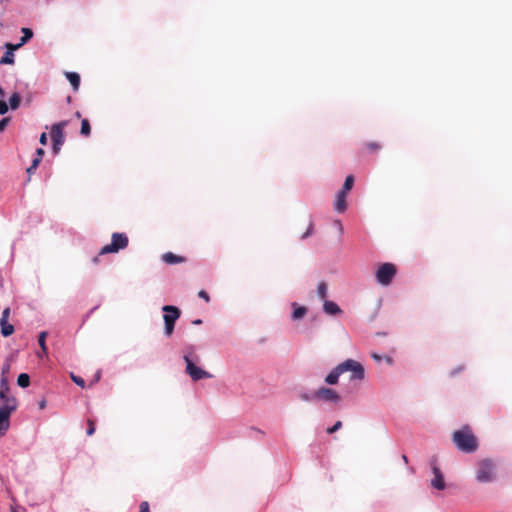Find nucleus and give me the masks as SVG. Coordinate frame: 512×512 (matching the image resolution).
Here are the masks:
<instances>
[{
	"instance_id": "obj_46",
	"label": "nucleus",
	"mask_w": 512,
	"mask_h": 512,
	"mask_svg": "<svg viewBox=\"0 0 512 512\" xmlns=\"http://www.w3.org/2000/svg\"><path fill=\"white\" fill-rule=\"evenodd\" d=\"M402 459L404 460V462H405V463H407V462H408V458H407V456H406V455H402Z\"/></svg>"
},
{
	"instance_id": "obj_37",
	"label": "nucleus",
	"mask_w": 512,
	"mask_h": 512,
	"mask_svg": "<svg viewBox=\"0 0 512 512\" xmlns=\"http://www.w3.org/2000/svg\"><path fill=\"white\" fill-rule=\"evenodd\" d=\"M44 153L45 152H44V150L42 148H38L36 150L37 158H40L42 160V157H43Z\"/></svg>"
},
{
	"instance_id": "obj_24",
	"label": "nucleus",
	"mask_w": 512,
	"mask_h": 512,
	"mask_svg": "<svg viewBox=\"0 0 512 512\" xmlns=\"http://www.w3.org/2000/svg\"><path fill=\"white\" fill-rule=\"evenodd\" d=\"M21 97L18 93H13L9 98V104L11 109L15 110L20 106Z\"/></svg>"
},
{
	"instance_id": "obj_39",
	"label": "nucleus",
	"mask_w": 512,
	"mask_h": 512,
	"mask_svg": "<svg viewBox=\"0 0 512 512\" xmlns=\"http://www.w3.org/2000/svg\"><path fill=\"white\" fill-rule=\"evenodd\" d=\"M61 146L62 145H56L55 143H53V152L58 153L61 149Z\"/></svg>"
},
{
	"instance_id": "obj_2",
	"label": "nucleus",
	"mask_w": 512,
	"mask_h": 512,
	"mask_svg": "<svg viewBox=\"0 0 512 512\" xmlns=\"http://www.w3.org/2000/svg\"><path fill=\"white\" fill-rule=\"evenodd\" d=\"M495 463L491 459H483L477 463L476 480L481 483L492 482L496 478Z\"/></svg>"
},
{
	"instance_id": "obj_26",
	"label": "nucleus",
	"mask_w": 512,
	"mask_h": 512,
	"mask_svg": "<svg viewBox=\"0 0 512 512\" xmlns=\"http://www.w3.org/2000/svg\"><path fill=\"white\" fill-rule=\"evenodd\" d=\"M317 293L321 299H325L327 297V285L324 282H321L318 285Z\"/></svg>"
},
{
	"instance_id": "obj_6",
	"label": "nucleus",
	"mask_w": 512,
	"mask_h": 512,
	"mask_svg": "<svg viewBox=\"0 0 512 512\" xmlns=\"http://www.w3.org/2000/svg\"><path fill=\"white\" fill-rule=\"evenodd\" d=\"M353 184H354V177L352 175H348L345 179L342 189L336 195L334 209L337 212L343 213L346 210V208H347L346 197H347L349 191L352 189Z\"/></svg>"
},
{
	"instance_id": "obj_10",
	"label": "nucleus",
	"mask_w": 512,
	"mask_h": 512,
	"mask_svg": "<svg viewBox=\"0 0 512 512\" xmlns=\"http://www.w3.org/2000/svg\"><path fill=\"white\" fill-rule=\"evenodd\" d=\"M314 398L333 403H338L341 400V396L337 391L327 387H320L317 389L314 393Z\"/></svg>"
},
{
	"instance_id": "obj_31",
	"label": "nucleus",
	"mask_w": 512,
	"mask_h": 512,
	"mask_svg": "<svg viewBox=\"0 0 512 512\" xmlns=\"http://www.w3.org/2000/svg\"><path fill=\"white\" fill-rule=\"evenodd\" d=\"M9 122V118H3L0 120V133L5 130Z\"/></svg>"
},
{
	"instance_id": "obj_3",
	"label": "nucleus",
	"mask_w": 512,
	"mask_h": 512,
	"mask_svg": "<svg viewBox=\"0 0 512 512\" xmlns=\"http://www.w3.org/2000/svg\"><path fill=\"white\" fill-rule=\"evenodd\" d=\"M129 239L124 233H113L111 243L103 246L100 250V255L117 253L128 246Z\"/></svg>"
},
{
	"instance_id": "obj_1",
	"label": "nucleus",
	"mask_w": 512,
	"mask_h": 512,
	"mask_svg": "<svg viewBox=\"0 0 512 512\" xmlns=\"http://www.w3.org/2000/svg\"><path fill=\"white\" fill-rule=\"evenodd\" d=\"M455 446L462 452L473 453L478 449V441L470 426L465 425L452 434Z\"/></svg>"
},
{
	"instance_id": "obj_11",
	"label": "nucleus",
	"mask_w": 512,
	"mask_h": 512,
	"mask_svg": "<svg viewBox=\"0 0 512 512\" xmlns=\"http://www.w3.org/2000/svg\"><path fill=\"white\" fill-rule=\"evenodd\" d=\"M67 126V121H61L57 124H54L51 128V138L52 142L56 145H63L65 141L64 137V128Z\"/></svg>"
},
{
	"instance_id": "obj_38",
	"label": "nucleus",
	"mask_w": 512,
	"mask_h": 512,
	"mask_svg": "<svg viewBox=\"0 0 512 512\" xmlns=\"http://www.w3.org/2000/svg\"><path fill=\"white\" fill-rule=\"evenodd\" d=\"M371 356L377 362H380L382 360V356H380V355H378L376 353H372Z\"/></svg>"
},
{
	"instance_id": "obj_21",
	"label": "nucleus",
	"mask_w": 512,
	"mask_h": 512,
	"mask_svg": "<svg viewBox=\"0 0 512 512\" xmlns=\"http://www.w3.org/2000/svg\"><path fill=\"white\" fill-rule=\"evenodd\" d=\"M23 37L20 39V42L17 44L19 45V48L23 46L25 43H27L32 37L33 32L30 28H22Z\"/></svg>"
},
{
	"instance_id": "obj_8",
	"label": "nucleus",
	"mask_w": 512,
	"mask_h": 512,
	"mask_svg": "<svg viewBox=\"0 0 512 512\" xmlns=\"http://www.w3.org/2000/svg\"><path fill=\"white\" fill-rule=\"evenodd\" d=\"M396 274V267L392 263H383L376 271V279L382 285H389Z\"/></svg>"
},
{
	"instance_id": "obj_15",
	"label": "nucleus",
	"mask_w": 512,
	"mask_h": 512,
	"mask_svg": "<svg viewBox=\"0 0 512 512\" xmlns=\"http://www.w3.org/2000/svg\"><path fill=\"white\" fill-rule=\"evenodd\" d=\"M434 478L431 480V485L438 490H443L446 486L442 472L437 466L432 467Z\"/></svg>"
},
{
	"instance_id": "obj_42",
	"label": "nucleus",
	"mask_w": 512,
	"mask_h": 512,
	"mask_svg": "<svg viewBox=\"0 0 512 512\" xmlns=\"http://www.w3.org/2000/svg\"><path fill=\"white\" fill-rule=\"evenodd\" d=\"M46 406V402L44 400H42L40 403H39V408L40 409H44Z\"/></svg>"
},
{
	"instance_id": "obj_43",
	"label": "nucleus",
	"mask_w": 512,
	"mask_h": 512,
	"mask_svg": "<svg viewBox=\"0 0 512 512\" xmlns=\"http://www.w3.org/2000/svg\"><path fill=\"white\" fill-rule=\"evenodd\" d=\"M201 323H202V320H200V319H197V320L193 321V324H195V325H199Z\"/></svg>"
},
{
	"instance_id": "obj_23",
	"label": "nucleus",
	"mask_w": 512,
	"mask_h": 512,
	"mask_svg": "<svg viewBox=\"0 0 512 512\" xmlns=\"http://www.w3.org/2000/svg\"><path fill=\"white\" fill-rule=\"evenodd\" d=\"M17 384L22 387L26 388L30 385V377L27 373H21L17 378Z\"/></svg>"
},
{
	"instance_id": "obj_33",
	"label": "nucleus",
	"mask_w": 512,
	"mask_h": 512,
	"mask_svg": "<svg viewBox=\"0 0 512 512\" xmlns=\"http://www.w3.org/2000/svg\"><path fill=\"white\" fill-rule=\"evenodd\" d=\"M139 512H150L149 504L146 501H143L140 504V511Z\"/></svg>"
},
{
	"instance_id": "obj_32",
	"label": "nucleus",
	"mask_w": 512,
	"mask_h": 512,
	"mask_svg": "<svg viewBox=\"0 0 512 512\" xmlns=\"http://www.w3.org/2000/svg\"><path fill=\"white\" fill-rule=\"evenodd\" d=\"M198 296L200 298L204 299L207 303L210 301V297H209L208 293L204 290L199 291Z\"/></svg>"
},
{
	"instance_id": "obj_4",
	"label": "nucleus",
	"mask_w": 512,
	"mask_h": 512,
	"mask_svg": "<svg viewBox=\"0 0 512 512\" xmlns=\"http://www.w3.org/2000/svg\"><path fill=\"white\" fill-rule=\"evenodd\" d=\"M162 310L165 313L163 316L165 323L164 333L167 337H170L174 331L175 322L179 319L181 312L176 306L172 305H165Z\"/></svg>"
},
{
	"instance_id": "obj_45",
	"label": "nucleus",
	"mask_w": 512,
	"mask_h": 512,
	"mask_svg": "<svg viewBox=\"0 0 512 512\" xmlns=\"http://www.w3.org/2000/svg\"><path fill=\"white\" fill-rule=\"evenodd\" d=\"M302 399L309 401L311 398L308 395H304V396H302Z\"/></svg>"
},
{
	"instance_id": "obj_16",
	"label": "nucleus",
	"mask_w": 512,
	"mask_h": 512,
	"mask_svg": "<svg viewBox=\"0 0 512 512\" xmlns=\"http://www.w3.org/2000/svg\"><path fill=\"white\" fill-rule=\"evenodd\" d=\"M342 369L338 364L325 378V382L329 385H335L338 383L340 375H342Z\"/></svg>"
},
{
	"instance_id": "obj_41",
	"label": "nucleus",
	"mask_w": 512,
	"mask_h": 512,
	"mask_svg": "<svg viewBox=\"0 0 512 512\" xmlns=\"http://www.w3.org/2000/svg\"><path fill=\"white\" fill-rule=\"evenodd\" d=\"M335 224H336V226H338L340 232H342L343 231V226H342L341 221L337 220V221H335Z\"/></svg>"
},
{
	"instance_id": "obj_22",
	"label": "nucleus",
	"mask_w": 512,
	"mask_h": 512,
	"mask_svg": "<svg viewBox=\"0 0 512 512\" xmlns=\"http://www.w3.org/2000/svg\"><path fill=\"white\" fill-rule=\"evenodd\" d=\"M47 332L43 331L38 336V344L43 352L44 355H47V346H46V338H47Z\"/></svg>"
},
{
	"instance_id": "obj_30",
	"label": "nucleus",
	"mask_w": 512,
	"mask_h": 512,
	"mask_svg": "<svg viewBox=\"0 0 512 512\" xmlns=\"http://www.w3.org/2000/svg\"><path fill=\"white\" fill-rule=\"evenodd\" d=\"M341 427H342V422L337 421L332 427L327 429V432L329 434H332V433L336 432L337 430H339Z\"/></svg>"
},
{
	"instance_id": "obj_48",
	"label": "nucleus",
	"mask_w": 512,
	"mask_h": 512,
	"mask_svg": "<svg viewBox=\"0 0 512 512\" xmlns=\"http://www.w3.org/2000/svg\"><path fill=\"white\" fill-rule=\"evenodd\" d=\"M37 355H38L39 358H42L43 356H45L42 351L39 352Z\"/></svg>"
},
{
	"instance_id": "obj_50",
	"label": "nucleus",
	"mask_w": 512,
	"mask_h": 512,
	"mask_svg": "<svg viewBox=\"0 0 512 512\" xmlns=\"http://www.w3.org/2000/svg\"><path fill=\"white\" fill-rule=\"evenodd\" d=\"M76 116H77L78 118H80V117H81L80 112H76Z\"/></svg>"
},
{
	"instance_id": "obj_35",
	"label": "nucleus",
	"mask_w": 512,
	"mask_h": 512,
	"mask_svg": "<svg viewBox=\"0 0 512 512\" xmlns=\"http://www.w3.org/2000/svg\"><path fill=\"white\" fill-rule=\"evenodd\" d=\"M39 142H40L42 145H46V144H47V135H46V133H45V132H43V133L40 135Z\"/></svg>"
},
{
	"instance_id": "obj_29",
	"label": "nucleus",
	"mask_w": 512,
	"mask_h": 512,
	"mask_svg": "<svg viewBox=\"0 0 512 512\" xmlns=\"http://www.w3.org/2000/svg\"><path fill=\"white\" fill-rule=\"evenodd\" d=\"M71 378H72L73 382L75 384L79 385L80 387L83 388L85 386V381L81 377L75 376V375L72 374Z\"/></svg>"
},
{
	"instance_id": "obj_28",
	"label": "nucleus",
	"mask_w": 512,
	"mask_h": 512,
	"mask_svg": "<svg viewBox=\"0 0 512 512\" xmlns=\"http://www.w3.org/2000/svg\"><path fill=\"white\" fill-rule=\"evenodd\" d=\"M87 426V435L92 436L95 433V422L92 419H88Z\"/></svg>"
},
{
	"instance_id": "obj_13",
	"label": "nucleus",
	"mask_w": 512,
	"mask_h": 512,
	"mask_svg": "<svg viewBox=\"0 0 512 512\" xmlns=\"http://www.w3.org/2000/svg\"><path fill=\"white\" fill-rule=\"evenodd\" d=\"M7 369L2 371L1 379H0V400L3 402V404H7V401L9 399H16L14 396H8L7 393L9 392V384L7 376L5 375Z\"/></svg>"
},
{
	"instance_id": "obj_19",
	"label": "nucleus",
	"mask_w": 512,
	"mask_h": 512,
	"mask_svg": "<svg viewBox=\"0 0 512 512\" xmlns=\"http://www.w3.org/2000/svg\"><path fill=\"white\" fill-rule=\"evenodd\" d=\"M66 78L68 79V81L72 85L74 91H77L79 89V86H80V76H79V74L76 73V72H67L66 73Z\"/></svg>"
},
{
	"instance_id": "obj_18",
	"label": "nucleus",
	"mask_w": 512,
	"mask_h": 512,
	"mask_svg": "<svg viewBox=\"0 0 512 512\" xmlns=\"http://www.w3.org/2000/svg\"><path fill=\"white\" fill-rule=\"evenodd\" d=\"M162 259L167 264H177L184 261V258L178 255H175L172 252H167L162 256Z\"/></svg>"
},
{
	"instance_id": "obj_17",
	"label": "nucleus",
	"mask_w": 512,
	"mask_h": 512,
	"mask_svg": "<svg viewBox=\"0 0 512 512\" xmlns=\"http://www.w3.org/2000/svg\"><path fill=\"white\" fill-rule=\"evenodd\" d=\"M323 310L328 315H338L342 313L340 307L335 302L329 300L324 302Z\"/></svg>"
},
{
	"instance_id": "obj_12",
	"label": "nucleus",
	"mask_w": 512,
	"mask_h": 512,
	"mask_svg": "<svg viewBox=\"0 0 512 512\" xmlns=\"http://www.w3.org/2000/svg\"><path fill=\"white\" fill-rule=\"evenodd\" d=\"M10 315V308L7 307L3 310L0 318L1 334L4 337H8L14 333V326L8 322Z\"/></svg>"
},
{
	"instance_id": "obj_40",
	"label": "nucleus",
	"mask_w": 512,
	"mask_h": 512,
	"mask_svg": "<svg viewBox=\"0 0 512 512\" xmlns=\"http://www.w3.org/2000/svg\"><path fill=\"white\" fill-rule=\"evenodd\" d=\"M36 169H37V168H32V165H30V166L27 168V173H28L29 175H31L32 173H34V172H35V170H36Z\"/></svg>"
},
{
	"instance_id": "obj_14",
	"label": "nucleus",
	"mask_w": 512,
	"mask_h": 512,
	"mask_svg": "<svg viewBox=\"0 0 512 512\" xmlns=\"http://www.w3.org/2000/svg\"><path fill=\"white\" fill-rule=\"evenodd\" d=\"M7 51L4 53L2 58L0 59V64H14V51L19 49V45H15L12 43H6L5 45Z\"/></svg>"
},
{
	"instance_id": "obj_49",
	"label": "nucleus",
	"mask_w": 512,
	"mask_h": 512,
	"mask_svg": "<svg viewBox=\"0 0 512 512\" xmlns=\"http://www.w3.org/2000/svg\"><path fill=\"white\" fill-rule=\"evenodd\" d=\"M386 360H387L388 363H392L391 357H386Z\"/></svg>"
},
{
	"instance_id": "obj_36",
	"label": "nucleus",
	"mask_w": 512,
	"mask_h": 512,
	"mask_svg": "<svg viewBox=\"0 0 512 512\" xmlns=\"http://www.w3.org/2000/svg\"><path fill=\"white\" fill-rule=\"evenodd\" d=\"M41 161H42V160H41L40 158H37V157H36V158L32 161V164H31V165H32V168H37Z\"/></svg>"
},
{
	"instance_id": "obj_44",
	"label": "nucleus",
	"mask_w": 512,
	"mask_h": 512,
	"mask_svg": "<svg viewBox=\"0 0 512 512\" xmlns=\"http://www.w3.org/2000/svg\"><path fill=\"white\" fill-rule=\"evenodd\" d=\"M99 379H100V371H98L97 374H96L95 382L98 381Z\"/></svg>"
},
{
	"instance_id": "obj_25",
	"label": "nucleus",
	"mask_w": 512,
	"mask_h": 512,
	"mask_svg": "<svg viewBox=\"0 0 512 512\" xmlns=\"http://www.w3.org/2000/svg\"><path fill=\"white\" fill-rule=\"evenodd\" d=\"M80 133L85 136V137H88L91 133V126H90V123L87 119H83L81 121V130H80Z\"/></svg>"
},
{
	"instance_id": "obj_27",
	"label": "nucleus",
	"mask_w": 512,
	"mask_h": 512,
	"mask_svg": "<svg viewBox=\"0 0 512 512\" xmlns=\"http://www.w3.org/2000/svg\"><path fill=\"white\" fill-rule=\"evenodd\" d=\"M365 146L372 153L381 149V145L378 142H367Z\"/></svg>"
},
{
	"instance_id": "obj_9",
	"label": "nucleus",
	"mask_w": 512,
	"mask_h": 512,
	"mask_svg": "<svg viewBox=\"0 0 512 512\" xmlns=\"http://www.w3.org/2000/svg\"><path fill=\"white\" fill-rule=\"evenodd\" d=\"M184 360L186 363V373L191 377L193 381L212 377L209 372L197 367L187 355L184 356Z\"/></svg>"
},
{
	"instance_id": "obj_34",
	"label": "nucleus",
	"mask_w": 512,
	"mask_h": 512,
	"mask_svg": "<svg viewBox=\"0 0 512 512\" xmlns=\"http://www.w3.org/2000/svg\"><path fill=\"white\" fill-rule=\"evenodd\" d=\"M313 233V223H309L307 231L302 235V239L307 238Z\"/></svg>"
},
{
	"instance_id": "obj_7",
	"label": "nucleus",
	"mask_w": 512,
	"mask_h": 512,
	"mask_svg": "<svg viewBox=\"0 0 512 512\" xmlns=\"http://www.w3.org/2000/svg\"><path fill=\"white\" fill-rule=\"evenodd\" d=\"M343 373L350 372V380H363L365 377V370L363 365L353 359H347L340 363Z\"/></svg>"
},
{
	"instance_id": "obj_5",
	"label": "nucleus",
	"mask_w": 512,
	"mask_h": 512,
	"mask_svg": "<svg viewBox=\"0 0 512 512\" xmlns=\"http://www.w3.org/2000/svg\"><path fill=\"white\" fill-rule=\"evenodd\" d=\"M17 409V399H9L7 404L0 406V436H3L10 425V415Z\"/></svg>"
},
{
	"instance_id": "obj_20",
	"label": "nucleus",
	"mask_w": 512,
	"mask_h": 512,
	"mask_svg": "<svg viewBox=\"0 0 512 512\" xmlns=\"http://www.w3.org/2000/svg\"><path fill=\"white\" fill-rule=\"evenodd\" d=\"M293 307H294V311L292 313L293 320L301 319L306 315L307 309L304 306H297L296 303H293Z\"/></svg>"
},
{
	"instance_id": "obj_47",
	"label": "nucleus",
	"mask_w": 512,
	"mask_h": 512,
	"mask_svg": "<svg viewBox=\"0 0 512 512\" xmlns=\"http://www.w3.org/2000/svg\"><path fill=\"white\" fill-rule=\"evenodd\" d=\"M93 262H94V263H98V262H99V258H98V257H94V258H93Z\"/></svg>"
}]
</instances>
